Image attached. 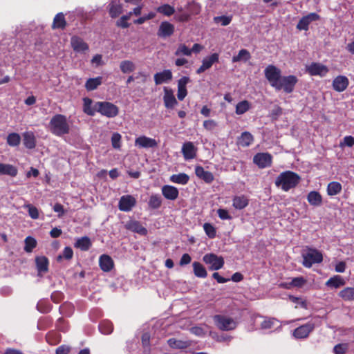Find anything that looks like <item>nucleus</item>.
Returning <instances> with one entry per match:
<instances>
[{
    "label": "nucleus",
    "instance_id": "f257e3e1",
    "mask_svg": "<svg viewBox=\"0 0 354 354\" xmlns=\"http://www.w3.org/2000/svg\"><path fill=\"white\" fill-rule=\"evenodd\" d=\"M264 75L272 88L276 91L283 90L288 94L293 92L298 82V78L295 75L282 76L281 70L272 64L265 68Z\"/></svg>",
    "mask_w": 354,
    "mask_h": 354
},
{
    "label": "nucleus",
    "instance_id": "f03ea898",
    "mask_svg": "<svg viewBox=\"0 0 354 354\" xmlns=\"http://www.w3.org/2000/svg\"><path fill=\"white\" fill-rule=\"evenodd\" d=\"M301 180L300 176L297 173L292 171H286L281 173L275 180V185L280 187L285 192L295 188Z\"/></svg>",
    "mask_w": 354,
    "mask_h": 354
},
{
    "label": "nucleus",
    "instance_id": "7ed1b4c3",
    "mask_svg": "<svg viewBox=\"0 0 354 354\" xmlns=\"http://www.w3.org/2000/svg\"><path fill=\"white\" fill-rule=\"evenodd\" d=\"M49 128L50 132L57 136L68 134L70 131L67 118L62 114H56L53 116L49 122Z\"/></svg>",
    "mask_w": 354,
    "mask_h": 354
},
{
    "label": "nucleus",
    "instance_id": "20e7f679",
    "mask_svg": "<svg viewBox=\"0 0 354 354\" xmlns=\"http://www.w3.org/2000/svg\"><path fill=\"white\" fill-rule=\"evenodd\" d=\"M97 112L107 118H115L119 113L118 107L109 102H97L95 104Z\"/></svg>",
    "mask_w": 354,
    "mask_h": 354
},
{
    "label": "nucleus",
    "instance_id": "39448f33",
    "mask_svg": "<svg viewBox=\"0 0 354 354\" xmlns=\"http://www.w3.org/2000/svg\"><path fill=\"white\" fill-rule=\"evenodd\" d=\"M303 266L310 268L315 263H319L323 261L322 252L316 249L309 248L308 252L303 254Z\"/></svg>",
    "mask_w": 354,
    "mask_h": 354
},
{
    "label": "nucleus",
    "instance_id": "423d86ee",
    "mask_svg": "<svg viewBox=\"0 0 354 354\" xmlns=\"http://www.w3.org/2000/svg\"><path fill=\"white\" fill-rule=\"evenodd\" d=\"M203 261L206 264H209V268L211 270H218L224 266V259L222 257H218L214 253L206 254L203 257Z\"/></svg>",
    "mask_w": 354,
    "mask_h": 354
},
{
    "label": "nucleus",
    "instance_id": "0eeeda50",
    "mask_svg": "<svg viewBox=\"0 0 354 354\" xmlns=\"http://www.w3.org/2000/svg\"><path fill=\"white\" fill-rule=\"evenodd\" d=\"M306 71L311 76L324 77L329 71L328 67L319 62H312L306 66Z\"/></svg>",
    "mask_w": 354,
    "mask_h": 354
},
{
    "label": "nucleus",
    "instance_id": "6e6552de",
    "mask_svg": "<svg viewBox=\"0 0 354 354\" xmlns=\"http://www.w3.org/2000/svg\"><path fill=\"white\" fill-rule=\"evenodd\" d=\"M253 162L261 169L270 167L272 164V156L268 152L257 153L253 157Z\"/></svg>",
    "mask_w": 354,
    "mask_h": 354
},
{
    "label": "nucleus",
    "instance_id": "1a4fd4ad",
    "mask_svg": "<svg viewBox=\"0 0 354 354\" xmlns=\"http://www.w3.org/2000/svg\"><path fill=\"white\" fill-rule=\"evenodd\" d=\"M214 320L216 326L222 330H230L235 328V322L232 318L223 315H215Z\"/></svg>",
    "mask_w": 354,
    "mask_h": 354
},
{
    "label": "nucleus",
    "instance_id": "9d476101",
    "mask_svg": "<svg viewBox=\"0 0 354 354\" xmlns=\"http://www.w3.org/2000/svg\"><path fill=\"white\" fill-rule=\"evenodd\" d=\"M315 324L312 321L296 328L293 331V336L297 339H304L308 337L309 334L315 329Z\"/></svg>",
    "mask_w": 354,
    "mask_h": 354
},
{
    "label": "nucleus",
    "instance_id": "9b49d317",
    "mask_svg": "<svg viewBox=\"0 0 354 354\" xmlns=\"http://www.w3.org/2000/svg\"><path fill=\"white\" fill-rule=\"evenodd\" d=\"M136 205V198L131 195H124L121 196L118 203V208L122 212H130Z\"/></svg>",
    "mask_w": 354,
    "mask_h": 354
},
{
    "label": "nucleus",
    "instance_id": "f8f14e48",
    "mask_svg": "<svg viewBox=\"0 0 354 354\" xmlns=\"http://www.w3.org/2000/svg\"><path fill=\"white\" fill-rule=\"evenodd\" d=\"M320 19V16L315 12H310L306 16H304L299 21L297 28L299 30H308L309 24L313 22L317 21Z\"/></svg>",
    "mask_w": 354,
    "mask_h": 354
},
{
    "label": "nucleus",
    "instance_id": "ddd939ff",
    "mask_svg": "<svg viewBox=\"0 0 354 354\" xmlns=\"http://www.w3.org/2000/svg\"><path fill=\"white\" fill-rule=\"evenodd\" d=\"M219 55L216 53L205 57L202 61V65L196 70L197 74H201L210 68L214 63L218 62Z\"/></svg>",
    "mask_w": 354,
    "mask_h": 354
},
{
    "label": "nucleus",
    "instance_id": "4468645a",
    "mask_svg": "<svg viewBox=\"0 0 354 354\" xmlns=\"http://www.w3.org/2000/svg\"><path fill=\"white\" fill-rule=\"evenodd\" d=\"M135 145L139 148H154L157 147L158 143L153 138L141 136L136 138Z\"/></svg>",
    "mask_w": 354,
    "mask_h": 354
},
{
    "label": "nucleus",
    "instance_id": "2eb2a0df",
    "mask_svg": "<svg viewBox=\"0 0 354 354\" xmlns=\"http://www.w3.org/2000/svg\"><path fill=\"white\" fill-rule=\"evenodd\" d=\"M174 32V26L168 22V21H162L158 28L157 32V35L159 37L166 38L171 36Z\"/></svg>",
    "mask_w": 354,
    "mask_h": 354
},
{
    "label": "nucleus",
    "instance_id": "dca6fc26",
    "mask_svg": "<svg viewBox=\"0 0 354 354\" xmlns=\"http://www.w3.org/2000/svg\"><path fill=\"white\" fill-rule=\"evenodd\" d=\"M173 75L171 70L165 69L154 74L153 79L156 85L167 83L172 80Z\"/></svg>",
    "mask_w": 354,
    "mask_h": 354
},
{
    "label": "nucleus",
    "instance_id": "f3484780",
    "mask_svg": "<svg viewBox=\"0 0 354 354\" xmlns=\"http://www.w3.org/2000/svg\"><path fill=\"white\" fill-rule=\"evenodd\" d=\"M349 84L348 79L344 75H338L333 81V88L337 92H342Z\"/></svg>",
    "mask_w": 354,
    "mask_h": 354
},
{
    "label": "nucleus",
    "instance_id": "a211bd4d",
    "mask_svg": "<svg viewBox=\"0 0 354 354\" xmlns=\"http://www.w3.org/2000/svg\"><path fill=\"white\" fill-rule=\"evenodd\" d=\"M71 44L74 51L77 53L85 52L88 50V45L80 37L73 36Z\"/></svg>",
    "mask_w": 354,
    "mask_h": 354
},
{
    "label": "nucleus",
    "instance_id": "6ab92c4d",
    "mask_svg": "<svg viewBox=\"0 0 354 354\" xmlns=\"http://www.w3.org/2000/svg\"><path fill=\"white\" fill-rule=\"evenodd\" d=\"M189 77L183 76L178 81V99L180 101L183 100L187 95L186 85L189 82Z\"/></svg>",
    "mask_w": 354,
    "mask_h": 354
},
{
    "label": "nucleus",
    "instance_id": "aec40b11",
    "mask_svg": "<svg viewBox=\"0 0 354 354\" xmlns=\"http://www.w3.org/2000/svg\"><path fill=\"white\" fill-rule=\"evenodd\" d=\"M125 227L128 230L142 236L147 235L148 232L147 230L138 221H129L126 223Z\"/></svg>",
    "mask_w": 354,
    "mask_h": 354
},
{
    "label": "nucleus",
    "instance_id": "412c9836",
    "mask_svg": "<svg viewBox=\"0 0 354 354\" xmlns=\"http://www.w3.org/2000/svg\"><path fill=\"white\" fill-rule=\"evenodd\" d=\"M161 191L163 196L170 201H175L179 195L178 189L172 185H164L162 187Z\"/></svg>",
    "mask_w": 354,
    "mask_h": 354
},
{
    "label": "nucleus",
    "instance_id": "4be33fe9",
    "mask_svg": "<svg viewBox=\"0 0 354 354\" xmlns=\"http://www.w3.org/2000/svg\"><path fill=\"white\" fill-rule=\"evenodd\" d=\"M197 149L192 142H186L183 145L182 153L185 160L193 159L196 156Z\"/></svg>",
    "mask_w": 354,
    "mask_h": 354
},
{
    "label": "nucleus",
    "instance_id": "5701e85b",
    "mask_svg": "<svg viewBox=\"0 0 354 354\" xmlns=\"http://www.w3.org/2000/svg\"><path fill=\"white\" fill-rule=\"evenodd\" d=\"M164 92L163 101L165 106L167 109H171L178 104V102L171 89H168L167 87H165Z\"/></svg>",
    "mask_w": 354,
    "mask_h": 354
},
{
    "label": "nucleus",
    "instance_id": "b1692460",
    "mask_svg": "<svg viewBox=\"0 0 354 354\" xmlns=\"http://www.w3.org/2000/svg\"><path fill=\"white\" fill-rule=\"evenodd\" d=\"M108 11L109 16L115 19L123 12L122 5L116 0H112L108 5Z\"/></svg>",
    "mask_w": 354,
    "mask_h": 354
},
{
    "label": "nucleus",
    "instance_id": "393cba45",
    "mask_svg": "<svg viewBox=\"0 0 354 354\" xmlns=\"http://www.w3.org/2000/svg\"><path fill=\"white\" fill-rule=\"evenodd\" d=\"M195 174L197 177L202 179L207 183H211L214 178L212 172L205 171L202 166L197 165L195 167Z\"/></svg>",
    "mask_w": 354,
    "mask_h": 354
},
{
    "label": "nucleus",
    "instance_id": "a878e982",
    "mask_svg": "<svg viewBox=\"0 0 354 354\" xmlns=\"http://www.w3.org/2000/svg\"><path fill=\"white\" fill-rule=\"evenodd\" d=\"M99 266L102 271L107 272L113 269L114 263L110 256L102 254L99 259Z\"/></svg>",
    "mask_w": 354,
    "mask_h": 354
},
{
    "label": "nucleus",
    "instance_id": "bb28decb",
    "mask_svg": "<svg viewBox=\"0 0 354 354\" xmlns=\"http://www.w3.org/2000/svg\"><path fill=\"white\" fill-rule=\"evenodd\" d=\"M23 142L26 148L32 149L36 147V138L32 131H26L23 133Z\"/></svg>",
    "mask_w": 354,
    "mask_h": 354
},
{
    "label": "nucleus",
    "instance_id": "cd10ccee",
    "mask_svg": "<svg viewBox=\"0 0 354 354\" xmlns=\"http://www.w3.org/2000/svg\"><path fill=\"white\" fill-rule=\"evenodd\" d=\"M18 174L17 168L10 164L0 163V176L7 175L15 177Z\"/></svg>",
    "mask_w": 354,
    "mask_h": 354
},
{
    "label": "nucleus",
    "instance_id": "c85d7f7f",
    "mask_svg": "<svg viewBox=\"0 0 354 354\" xmlns=\"http://www.w3.org/2000/svg\"><path fill=\"white\" fill-rule=\"evenodd\" d=\"M346 283L343 277L340 275H335L330 277L326 282V286L330 288H339Z\"/></svg>",
    "mask_w": 354,
    "mask_h": 354
},
{
    "label": "nucleus",
    "instance_id": "c756f323",
    "mask_svg": "<svg viewBox=\"0 0 354 354\" xmlns=\"http://www.w3.org/2000/svg\"><path fill=\"white\" fill-rule=\"evenodd\" d=\"M232 205L236 209H242L247 207L249 204V200L244 195L236 196L233 198Z\"/></svg>",
    "mask_w": 354,
    "mask_h": 354
},
{
    "label": "nucleus",
    "instance_id": "7c9ffc66",
    "mask_svg": "<svg viewBox=\"0 0 354 354\" xmlns=\"http://www.w3.org/2000/svg\"><path fill=\"white\" fill-rule=\"evenodd\" d=\"M37 269L39 272H47L48 270L49 261L45 256L37 257L35 258Z\"/></svg>",
    "mask_w": 354,
    "mask_h": 354
},
{
    "label": "nucleus",
    "instance_id": "2f4dec72",
    "mask_svg": "<svg viewBox=\"0 0 354 354\" xmlns=\"http://www.w3.org/2000/svg\"><path fill=\"white\" fill-rule=\"evenodd\" d=\"M66 21L64 15L62 12L57 13L54 19L52 24L53 29H64L66 26Z\"/></svg>",
    "mask_w": 354,
    "mask_h": 354
},
{
    "label": "nucleus",
    "instance_id": "473e14b6",
    "mask_svg": "<svg viewBox=\"0 0 354 354\" xmlns=\"http://www.w3.org/2000/svg\"><path fill=\"white\" fill-rule=\"evenodd\" d=\"M253 141L254 137L248 131L243 132L237 140L238 144L243 147L250 146L253 142Z\"/></svg>",
    "mask_w": 354,
    "mask_h": 354
},
{
    "label": "nucleus",
    "instance_id": "72a5a7b5",
    "mask_svg": "<svg viewBox=\"0 0 354 354\" xmlns=\"http://www.w3.org/2000/svg\"><path fill=\"white\" fill-rule=\"evenodd\" d=\"M308 202L313 206H320L322 203V195L316 191H312L307 196Z\"/></svg>",
    "mask_w": 354,
    "mask_h": 354
},
{
    "label": "nucleus",
    "instance_id": "f704fd0d",
    "mask_svg": "<svg viewBox=\"0 0 354 354\" xmlns=\"http://www.w3.org/2000/svg\"><path fill=\"white\" fill-rule=\"evenodd\" d=\"M91 245L90 239L88 236H83L76 241L74 243V247L80 249L82 251H87Z\"/></svg>",
    "mask_w": 354,
    "mask_h": 354
},
{
    "label": "nucleus",
    "instance_id": "c9c22d12",
    "mask_svg": "<svg viewBox=\"0 0 354 354\" xmlns=\"http://www.w3.org/2000/svg\"><path fill=\"white\" fill-rule=\"evenodd\" d=\"M167 344L171 348L178 349L187 348L191 345V343L188 341L178 340L175 338L169 339Z\"/></svg>",
    "mask_w": 354,
    "mask_h": 354
},
{
    "label": "nucleus",
    "instance_id": "e433bc0d",
    "mask_svg": "<svg viewBox=\"0 0 354 354\" xmlns=\"http://www.w3.org/2000/svg\"><path fill=\"white\" fill-rule=\"evenodd\" d=\"M169 180L172 183L184 185L188 183L189 176L185 173H180L171 175Z\"/></svg>",
    "mask_w": 354,
    "mask_h": 354
},
{
    "label": "nucleus",
    "instance_id": "4c0bfd02",
    "mask_svg": "<svg viewBox=\"0 0 354 354\" xmlns=\"http://www.w3.org/2000/svg\"><path fill=\"white\" fill-rule=\"evenodd\" d=\"M102 83V77L98 76L95 78H89L85 84V88L87 91H91L96 89Z\"/></svg>",
    "mask_w": 354,
    "mask_h": 354
},
{
    "label": "nucleus",
    "instance_id": "58836bf2",
    "mask_svg": "<svg viewBox=\"0 0 354 354\" xmlns=\"http://www.w3.org/2000/svg\"><path fill=\"white\" fill-rule=\"evenodd\" d=\"M192 266L196 277L205 278L207 276V272L205 268L200 262L194 261L192 263Z\"/></svg>",
    "mask_w": 354,
    "mask_h": 354
},
{
    "label": "nucleus",
    "instance_id": "ea45409f",
    "mask_svg": "<svg viewBox=\"0 0 354 354\" xmlns=\"http://www.w3.org/2000/svg\"><path fill=\"white\" fill-rule=\"evenodd\" d=\"M338 295L344 301H354V288L346 287L342 290Z\"/></svg>",
    "mask_w": 354,
    "mask_h": 354
},
{
    "label": "nucleus",
    "instance_id": "a19ab883",
    "mask_svg": "<svg viewBox=\"0 0 354 354\" xmlns=\"http://www.w3.org/2000/svg\"><path fill=\"white\" fill-rule=\"evenodd\" d=\"M251 108V104L248 100H244L237 103L236 105L235 113L237 115H243L248 111Z\"/></svg>",
    "mask_w": 354,
    "mask_h": 354
},
{
    "label": "nucleus",
    "instance_id": "79ce46f5",
    "mask_svg": "<svg viewBox=\"0 0 354 354\" xmlns=\"http://www.w3.org/2000/svg\"><path fill=\"white\" fill-rule=\"evenodd\" d=\"M162 200L159 194H152L149 199L148 205L153 209H158L161 207Z\"/></svg>",
    "mask_w": 354,
    "mask_h": 354
},
{
    "label": "nucleus",
    "instance_id": "37998d69",
    "mask_svg": "<svg viewBox=\"0 0 354 354\" xmlns=\"http://www.w3.org/2000/svg\"><path fill=\"white\" fill-rule=\"evenodd\" d=\"M342 189V185L339 182L333 181L328 185L327 194L329 196H335L339 194Z\"/></svg>",
    "mask_w": 354,
    "mask_h": 354
},
{
    "label": "nucleus",
    "instance_id": "c03bdc74",
    "mask_svg": "<svg viewBox=\"0 0 354 354\" xmlns=\"http://www.w3.org/2000/svg\"><path fill=\"white\" fill-rule=\"evenodd\" d=\"M83 102H84V104H83L84 112L86 114H87L88 115L93 116L95 115V112H97V111L95 109V105L93 106V108L91 107V104L93 102L92 100L88 97H84L83 99Z\"/></svg>",
    "mask_w": 354,
    "mask_h": 354
},
{
    "label": "nucleus",
    "instance_id": "a18cd8bd",
    "mask_svg": "<svg viewBox=\"0 0 354 354\" xmlns=\"http://www.w3.org/2000/svg\"><path fill=\"white\" fill-rule=\"evenodd\" d=\"M99 330L104 335H109L113 330V325L110 321L104 320L100 323Z\"/></svg>",
    "mask_w": 354,
    "mask_h": 354
},
{
    "label": "nucleus",
    "instance_id": "49530a36",
    "mask_svg": "<svg viewBox=\"0 0 354 354\" xmlns=\"http://www.w3.org/2000/svg\"><path fill=\"white\" fill-rule=\"evenodd\" d=\"M251 58L250 52L246 49L239 50L237 55L232 57V62H239L241 61L247 62Z\"/></svg>",
    "mask_w": 354,
    "mask_h": 354
},
{
    "label": "nucleus",
    "instance_id": "de8ad7c7",
    "mask_svg": "<svg viewBox=\"0 0 354 354\" xmlns=\"http://www.w3.org/2000/svg\"><path fill=\"white\" fill-rule=\"evenodd\" d=\"M6 142L10 147H17L21 142V136L17 133H10L7 136Z\"/></svg>",
    "mask_w": 354,
    "mask_h": 354
},
{
    "label": "nucleus",
    "instance_id": "09e8293b",
    "mask_svg": "<svg viewBox=\"0 0 354 354\" xmlns=\"http://www.w3.org/2000/svg\"><path fill=\"white\" fill-rule=\"evenodd\" d=\"M120 68L123 73H129L136 69V66L132 61L124 60L120 62Z\"/></svg>",
    "mask_w": 354,
    "mask_h": 354
},
{
    "label": "nucleus",
    "instance_id": "8fccbe9b",
    "mask_svg": "<svg viewBox=\"0 0 354 354\" xmlns=\"http://www.w3.org/2000/svg\"><path fill=\"white\" fill-rule=\"evenodd\" d=\"M156 10L158 12L161 13L167 17H169L175 12L174 8L169 4H163L158 7Z\"/></svg>",
    "mask_w": 354,
    "mask_h": 354
},
{
    "label": "nucleus",
    "instance_id": "3c124183",
    "mask_svg": "<svg viewBox=\"0 0 354 354\" xmlns=\"http://www.w3.org/2000/svg\"><path fill=\"white\" fill-rule=\"evenodd\" d=\"M25 246H24V250L26 252H31L34 248L37 246V241L35 238L32 236H27L25 239Z\"/></svg>",
    "mask_w": 354,
    "mask_h": 354
},
{
    "label": "nucleus",
    "instance_id": "603ef678",
    "mask_svg": "<svg viewBox=\"0 0 354 354\" xmlns=\"http://www.w3.org/2000/svg\"><path fill=\"white\" fill-rule=\"evenodd\" d=\"M52 307V305L46 300H40L37 305V310L42 313H49L51 310Z\"/></svg>",
    "mask_w": 354,
    "mask_h": 354
},
{
    "label": "nucleus",
    "instance_id": "864d4df0",
    "mask_svg": "<svg viewBox=\"0 0 354 354\" xmlns=\"http://www.w3.org/2000/svg\"><path fill=\"white\" fill-rule=\"evenodd\" d=\"M203 229L207 236L210 239H214L216 236V228L209 223H205L203 225Z\"/></svg>",
    "mask_w": 354,
    "mask_h": 354
},
{
    "label": "nucleus",
    "instance_id": "5fc2aeb1",
    "mask_svg": "<svg viewBox=\"0 0 354 354\" xmlns=\"http://www.w3.org/2000/svg\"><path fill=\"white\" fill-rule=\"evenodd\" d=\"M73 306L71 303H64L59 306V311L66 316H70L73 312Z\"/></svg>",
    "mask_w": 354,
    "mask_h": 354
},
{
    "label": "nucleus",
    "instance_id": "6e6d98bb",
    "mask_svg": "<svg viewBox=\"0 0 354 354\" xmlns=\"http://www.w3.org/2000/svg\"><path fill=\"white\" fill-rule=\"evenodd\" d=\"M121 135L118 133H113L111 136V145L112 147L115 149H120L121 148Z\"/></svg>",
    "mask_w": 354,
    "mask_h": 354
},
{
    "label": "nucleus",
    "instance_id": "4d7b16f0",
    "mask_svg": "<svg viewBox=\"0 0 354 354\" xmlns=\"http://www.w3.org/2000/svg\"><path fill=\"white\" fill-rule=\"evenodd\" d=\"M191 54L192 50H190V49L185 44H180L175 52V55L176 56H179L181 55L189 56L191 55Z\"/></svg>",
    "mask_w": 354,
    "mask_h": 354
},
{
    "label": "nucleus",
    "instance_id": "13d9d810",
    "mask_svg": "<svg viewBox=\"0 0 354 354\" xmlns=\"http://www.w3.org/2000/svg\"><path fill=\"white\" fill-rule=\"evenodd\" d=\"M232 17L231 16H218L215 17L214 18V21L215 23L218 24L220 23L222 26H225L230 24L232 21Z\"/></svg>",
    "mask_w": 354,
    "mask_h": 354
},
{
    "label": "nucleus",
    "instance_id": "bf43d9fd",
    "mask_svg": "<svg viewBox=\"0 0 354 354\" xmlns=\"http://www.w3.org/2000/svg\"><path fill=\"white\" fill-rule=\"evenodd\" d=\"M278 320L275 318H267L261 323V328L262 329L272 328Z\"/></svg>",
    "mask_w": 354,
    "mask_h": 354
},
{
    "label": "nucleus",
    "instance_id": "052dcab7",
    "mask_svg": "<svg viewBox=\"0 0 354 354\" xmlns=\"http://www.w3.org/2000/svg\"><path fill=\"white\" fill-rule=\"evenodd\" d=\"M306 283V279L303 277H297L292 279V287L301 288Z\"/></svg>",
    "mask_w": 354,
    "mask_h": 354
},
{
    "label": "nucleus",
    "instance_id": "680f3d73",
    "mask_svg": "<svg viewBox=\"0 0 354 354\" xmlns=\"http://www.w3.org/2000/svg\"><path fill=\"white\" fill-rule=\"evenodd\" d=\"M73 251L71 247H65L62 255H59L57 259H60L62 258H64L66 260H70L73 258Z\"/></svg>",
    "mask_w": 354,
    "mask_h": 354
},
{
    "label": "nucleus",
    "instance_id": "e2e57ef3",
    "mask_svg": "<svg viewBox=\"0 0 354 354\" xmlns=\"http://www.w3.org/2000/svg\"><path fill=\"white\" fill-rule=\"evenodd\" d=\"M348 349L346 344H338L333 348V352L335 354H344Z\"/></svg>",
    "mask_w": 354,
    "mask_h": 354
},
{
    "label": "nucleus",
    "instance_id": "0e129e2a",
    "mask_svg": "<svg viewBox=\"0 0 354 354\" xmlns=\"http://www.w3.org/2000/svg\"><path fill=\"white\" fill-rule=\"evenodd\" d=\"M64 294L61 291H54L50 296L51 300L55 303L59 304L64 299Z\"/></svg>",
    "mask_w": 354,
    "mask_h": 354
},
{
    "label": "nucleus",
    "instance_id": "69168bd1",
    "mask_svg": "<svg viewBox=\"0 0 354 354\" xmlns=\"http://www.w3.org/2000/svg\"><path fill=\"white\" fill-rule=\"evenodd\" d=\"M203 127L207 131H212L217 127V122L214 120H207L203 122Z\"/></svg>",
    "mask_w": 354,
    "mask_h": 354
},
{
    "label": "nucleus",
    "instance_id": "338daca9",
    "mask_svg": "<svg viewBox=\"0 0 354 354\" xmlns=\"http://www.w3.org/2000/svg\"><path fill=\"white\" fill-rule=\"evenodd\" d=\"M27 207L28 209L29 216L33 219L38 218L39 212L37 208L32 205H28Z\"/></svg>",
    "mask_w": 354,
    "mask_h": 354
},
{
    "label": "nucleus",
    "instance_id": "774afa93",
    "mask_svg": "<svg viewBox=\"0 0 354 354\" xmlns=\"http://www.w3.org/2000/svg\"><path fill=\"white\" fill-rule=\"evenodd\" d=\"M344 145L352 147L354 145V138L351 136H345L343 142L340 143V147H343Z\"/></svg>",
    "mask_w": 354,
    "mask_h": 354
}]
</instances>
